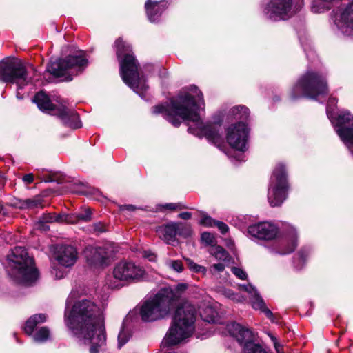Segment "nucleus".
I'll use <instances>...</instances> for the list:
<instances>
[{
  "label": "nucleus",
  "mask_w": 353,
  "mask_h": 353,
  "mask_svg": "<svg viewBox=\"0 0 353 353\" xmlns=\"http://www.w3.org/2000/svg\"><path fill=\"white\" fill-rule=\"evenodd\" d=\"M204 105L201 92L194 85L180 92L170 99L169 103L153 107L154 114H161L174 126H179L182 121H188L190 133L205 137L209 141L219 147L222 142L220 125L203 123L201 110Z\"/></svg>",
  "instance_id": "f257e3e1"
},
{
  "label": "nucleus",
  "mask_w": 353,
  "mask_h": 353,
  "mask_svg": "<svg viewBox=\"0 0 353 353\" xmlns=\"http://www.w3.org/2000/svg\"><path fill=\"white\" fill-rule=\"evenodd\" d=\"M301 3L293 5L292 0H270L265 6L263 13L271 21L286 20L298 12Z\"/></svg>",
  "instance_id": "4468645a"
},
{
  "label": "nucleus",
  "mask_w": 353,
  "mask_h": 353,
  "mask_svg": "<svg viewBox=\"0 0 353 353\" xmlns=\"http://www.w3.org/2000/svg\"><path fill=\"white\" fill-rule=\"evenodd\" d=\"M88 65L85 53L78 52L74 55H69L54 61H51L48 65L47 71L55 77L63 78V81H71L73 77L82 72Z\"/></svg>",
  "instance_id": "1a4fd4ad"
},
{
  "label": "nucleus",
  "mask_w": 353,
  "mask_h": 353,
  "mask_svg": "<svg viewBox=\"0 0 353 353\" xmlns=\"http://www.w3.org/2000/svg\"><path fill=\"white\" fill-rule=\"evenodd\" d=\"M123 210H130V211H132L135 209L134 206L132 205H124L123 208H122Z\"/></svg>",
  "instance_id": "4d7b16f0"
},
{
  "label": "nucleus",
  "mask_w": 353,
  "mask_h": 353,
  "mask_svg": "<svg viewBox=\"0 0 353 353\" xmlns=\"http://www.w3.org/2000/svg\"><path fill=\"white\" fill-rule=\"evenodd\" d=\"M231 271L239 279L245 280L248 277L247 273L240 268L232 267Z\"/></svg>",
  "instance_id": "79ce46f5"
},
{
  "label": "nucleus",
  "mask_w": 353,
  "mask_h": 353,
  "mask_svg": "<svg viewBox=\"0 0 353 353\" xmlns=\"http://www.w3.org/2000/svg\"><path fill=\"white\" fill-rule=\"evenodd\" d=\"M250 299L252 305L254 309L259 310L260 311L263 312L268 319L273 321L272 312L268 308L266 307L265 304L263 299L259 295V292H257L256 294L252 296Z\"/></svg>",
  "instance_id": "cd10ccee"
},
{
  "label": "nucleus",
  "mask_w": 353,
  "mask_h": 353,
  "mask_svg": "<svg viewBox=\"0 0 353 353\" xmlns=\"http://www.w3.org/2000/svg\"><path fill=\"white\" fill-rule=\"evenodd\" d=\"M145 276V271L133 261H122L113 268L112 275L106 279V285L112 289H119L125 285L139 282Z\"/></svg>",
  "instance_id": "9d476101"
},
{
  "label": "nucleus",
  "mask_w": 353,
  "mask_h": 353,
  "mask_svg": "<svg viewBox=\"0 0 353 353\" xmlns=\"http://www.w3.org/2000/svg\"><path fill=\"white\" fill-rule=\"evenodd\" d=\"M210 254L216 260L221 262H227L230 261V256L228 252L221 246H212L209 250Z\"/></svg>",
  "instance_id": "c85d7f7f"
},
{
  "label": "nucleus",
  "mask_w": 353,
  "mask_h": 353,
  "mask_svg": "<svg viewBox=\"0 0 353 353\" xmlns=\"http://www.w3.org/2000/svg\"><path fill=\"white\" fill-rule=\"evenodd\" d=\"M239 289L240 290H243L247 292L249 294H250V298L258 292L257 290L250 283H248L246 285H239Z\"/></svg>",
  "instance_id": "ea45409f"
},
{
  "label": "nucleus",
  "mask_w": 353,
  "mask_h": 353,
  "mask_svg": "<svg viewBox=\"0 0 353 353\" xmlns=\"http://www.w3.org/2000/svg\"><path fill=\"white\" fill-rule=\"evenodd\" d=\"M17 97L18 99H22V97L20 96V93L19 92H17Z\"/></svg>",
  "instance_id": "bf43d9fd"
},
{
  "label": "nucleus",
  "mask_w": 353,
  "mask_h": 353,
  "mask_svg": "<svg viewBox=\"0 0 353 353\" xmlns=\"http://www.w3.org/2000/svg\"><path fill=\"white\" fill-rule=\"evenodd\" d=\"M328 93L325 77L319 72L307 71L294 85L291 91L293 99L301 97L320 101Z\"/></svg>",
  "instance_id": "0eeeda50"
},
{
  "label": "nucleus",
  "mask_w": 353,
  "mask_h": 353,
  "mask_svg": "<svg viewBox=\"0 0 353 353\" xmlns=\"http://www.w3.org/2000/svg\"><path fill=\"white\" fill-rule=\"evenodd\" d=\"M92 227V231L97 234H99L105 231L104 225L101 222L94 223Z\"/></svg>",
  "instance_id": "09e8293b"
},
{
  "label": "nucleus",
  "mask_w": 353,
  "mask_h": 353,
  "mask_svg": "<svg viewBox=\"0 0 353 353\" xmlns=\"http://www.w3.org/2000/svg\"><path fill=\"white\" fill-rule=\"evenodd\" d=\"M6 269L15 282L23 285H31L39 278L33 259L21 246L14 247L8 254Z\"/></svg>",
  "instance_id": "39448f33"
},
{
  "label": "nucleus",
  "mask_w": 353,
  "mask_h": 353,
  "mask_svg": "<svg viewBox=\"0 0 353 353\" xmlns=\"http://www.w3.org/2000/svg\"><path fill=\"white\" fill-rule=\"evenodd\" d=\"M288 184L284 165L279 163L274 168L270 180L268 193L271 206H279L286 199Z\"/></svg>",
  "instance_id": "ddd939ff"
},
{
  "label": "nucleus",
  "mask_w": 353,
  "mask_h": 353,
  "mask_svg": "<svg viewBox=\"0 0 353 353\" xmlns=\"http://www.w3.org/2000/svg\"><path fill=\"white\" fill-rule=\"evenodd\" d=\"M145 8L150 21L157 22L165 10L166 3L164 0H147Z\"/></svg>",
  "instance_id": "412c9836"
},
{
  "label": "nucleus",
  "mask_w": 353,
  "mask_h": 353,
  "mask_svg": "<svg viewBox=\"0 0 353 353\" xmlns=\"http://www.w3.org/2000/svg\"><path fill=\"white\" fill-rule=\"evenodd\" d=\"M249 114L248 108L243 105L232 108L228 113V116L232 119L241 120L226 129L228 143L232 148L241 152H245L248 148L249 129L243 121L247 120Z\"/></svg>",
  "instance_id": "423d86ee"
},
{
  "label": "nucleus",
  "mask_w": 353,
  "mask_h": 353,
  "mask_svg": "<svg viewBox=\"0 0 353 353\" xmlns=\"http://www.w3.org/2000/svg\"><path fill=\"white\" fill-rule=\"evenodd\" d=\"M270 336L271 337V339L274 342V348L276 351V353H283V352H281V345L276 341V339L272 335H270Z\"/></svg>",
  "instance_id": "5fc2aeb1"
},
{
  "label": "nucleus",
  "mask_w": 353,
  "mask_h": 353,
  "mask_svg": "<svg viewBox=\"0 0 353 353\" xmlns=\"http://www.w3.org/2000/svg\"><path fill=\"white\" fill-rule=\"evenodd\" d=\"M79 258V253L74 246L62 245L58 247L54 254V259L58 263L65 268L73 266Z\"/></svg>",
  "instance_id": "6ab92c4d"
},
{
  "label": "nucleus",
  "mask_w": 353,
  "mask_h": 353,
  "mask_svg": "<svg viewBox=\"0 0 353 353\" xmlns=\"http://www.w3.org/2000/svg\"><path fill=\"white\" fill-rule=\"evenodd\" d=\"M239 289L240 290H243L247 292L249 294H250V298L258 292L257 290L250 283H248L246 285H239Z\"/></svg>",
  "instance_id": "58836bf2"
},
{
  "label": "nucleus",
  "mask_w": 353,
  "mask_h": 353,
  "mask_svg": "<svg viewBox=\"0 0 353 353\" xmlns=\"http://www.w3.org/2000/svg\"><path fill=\"white\" fill-rule=\"evenodd\" d=\"M157 232L166 243L174 245L176 242V236L188 237L191 235V228L188 224L181 222H170L159 226Z\"/></svg>",
  "instance_id": "f3484780"
},
{
  "label": "nucleus",
  "mask_w": 353,
  "mask_h": 353,
  "mask_svg": "<svg viewBox=\"0 0 353 353\" xmlns=\"http://www.w3.org/2000/svg\"><path fill=\"white\" fill-rule=\"evenodd\" d=\"M46 319V314H34L30 316L26 322L24 332L28 335L32 334L37 325L45 322Z\"/></svg>",
  "instance_id": "393cba45"
},
{
  "label": "nucleus",
  "mask_w": 353,
  "mask_h": 353,
  "mask_svg": "<svg viewBox=\"0 0 353 353\" xmlns=\"http://www.w3.org/2000/svg\"><path fill=\"white\" fill-rule=\"evenodd\" d=\"M86 194L88 195L93 196V198L95 199H99V197L101 196V192L97 189H95L94 188H89L87 190Z\"/></svg>",
  "instance_id": "8fccbe9b"
},
{
  "label": "nucleus",
  "mask_w": 353,
  "mask_h": 353,
  "mask_svg": "<svg viewBox=\"0 0 353 353\" xmlns=\"http://www.w3.org/2000/svg\"><path fill=\"white\" fill-rule=\"evenodd\" d=\"M128 318L129 316H128L123 320L120 331L117 336V347L119 349L121 348L125 344H126L132 336L130 329L126 325Z\"/></svg>",
  "instance_id": "a878e982"
},
{
  "label": "nucleus",
  "mask_w": 353,
  "mask_h": 353,
  "mask_svg": "<svg viewBox=\"0 0 353 353\" xmlns=\"http://www.w3.org/2000/svg\"><path fill=\"white\" fill-rule=\"evenodd\" d=\"M114 48L123 81L142 99H146L149 87L143 77H140L139 63L132 52L131 46L119 38L116 40Z\"/></svg>",
  "instance_id": "7ed1b4c3"
},
{
  "label": "nucleus",
  "mask_w": 353,
  "mask_h": 353,
  "mask_svg": "<svg viewBox=\"0 0 353 353\" xmlns=\"http://www.w3.org/2000/svg\"><path fill=\"white\" fill-rule=\"evenodd\" d=\"M234 158H235L237 161H243V155H242V154L239 155V157H234Z\"/></svg>",
  "instance_id": "13d9d810"
},
{
  "label": "nucleus",
  "mask_w": 353,
  "mask_h": 353,
  "mask_svg": "<svg viewBox=\"0 0 353 353\" xmlns=\"http://www.w3.org/2000/svg\"><path fill=\"white\" fill-rule=\"evenodd\" d=\"M50 330L47 327H42L33 335V339L37 343H44L50 338Z\"/></svg>",
  "instance_id": "2f4dec72"
},
{
  "label": "nucleus",
  "mask_w": 353,
  "mask_h": 353,
  "mask_svg": "<svg viewBox=\"0 0 353 353\" xmlns=\"http://www.w3.org/2000/svg\"><path fill=\"white\" fill-rule=\"evenodd\" d=\"M331 19L343 35L353 39V1L333 10Z\"/></svg>",
  "instance_id": "dca6fc26"
},
{
  "label": "nucleus",
  "mask_w": 353,
  "mask_h": 353,
  "mask_svg": "<svg viewBox=\"0 0 353 353\" xmlns=\"http://www.w3.org/2000/svg\"><path fill=\"white\" fill-rule=\"evenodd\" d=\"M48 226H44L43 227V230H48Z\"/></svg>",
  "instance_id": "052dcab7"
},
{
  "label": "nucleus",
  "mask_w": 353,
  "mask_h": 353,
  "mask_svg": "<svg viewBox=\"0 0 353 353\" xmlns=\"http://www.w3.org/2000/svg\"><path fill=\"white\" fill-rule=\"evenodd\" d=\"M211 270H214V271H216L218 272H223L225 269V265L223 263H216V264H214L211 266Z\"/></svg>",
  "instance_id": "603ef678"
},
{
  "label": "nucleus",
  "mask_w": 353,
  "mask_h": 353,
  "mask_svg": "<svg viewBox=\"0 0 353 353\" xmlns=\"http://www.w3.org/2000/svg\"><path fill=\"white\" fill-rule=\"evenodd\" d=\"M178 216L184 220H188L192 217V214L188 212H184L180 213Z\"/></svg>",
  "instance_id": "6e6d98bb"
},
{
  "label": "nucleus",
  "mask_w": 353,
  "mask_h": 353,
  "mask_svg": "<svg viewBox=\"0 0 353 353\" xmlns=\"http://www.w3.org/2000/svg\"><path fill=\"white\" fill-rule=\"evenodd\" d=\"M188 208V207L185 206L184 205L179 203H165V204H161L159 205L157 207V209L163 212L165 210H170V211H174L177 210H181Z\"/></svg>",
  "instance_id": "f704fd0d"
},
{
  "label": "nucleus",
  "mask_w": 353,
  "mask_h": 353,
  "mask_svg": "<svg viewBox=\"0 0 353 353\" xmlns=\"http://www.w3.org/2000/svg\"><path fill=\"white\" fill-rule=\"evenodd\" d=\"M65 323L73 335L90 345V353H99L106 345L103 310L93 301L81 299L71 309L67 306Z\"/></svg>",
  "instance_id": "f03ea898"
},
{
  "label": "nucleus",
  "mask_w": 353,
  "mask_h": 353,
  "mask_svg": "<svg viewBox=\"0 0 353 353\" xmlns=\"http://www.w3.org/2000/svg\"><path fill=\"white\" fill-rule=\"evenodd\" d=\"M248 232L256 239L271 241L277 236L279 228L272 222L263 221L250 225Z\"/></svg>",
  "instance_id": "a211bd4d"
},
{
  "label": "nucleus",
  "mask_w": 353,
  "mask_h": 353,
  "mask_svg": "<svg viewBox=\"0 0 353 353\" xmlns=\"http://www.w3.org/2000/svg\"><path fill=\"white\" fill-rule=\"evenodd\" d=\"M285 228L288 231V235L291 236L290 243L288 246V248L285 250H279L276 252L279 254H287L292 252L296 245V229L294 228V226L290 225V224H285Z\"/></svg>",
  "instance_id": "bb28decb"
},
{
  "label": "nucleus",
  "mask_w": 353,
  "mask_h": 353,
  "mask_svg": "<svg viewBox=\"0 0 353 353\" xmlns=\"http://www.w3.org/2000/svg\"><path fill=\"white\" fill-rule=\"evenodd\" d=\"M87 263L91 267L97 268L103 265L109 258V253L105 247L87 246L83 251Z\"/></svg>",
  "instance_id": "aec40b11"
},
{
  "label": "nucleus",
  "mask_w": 353,
  "mask_h": 353,
  "mask_svg": "<svg viewBox=\"0 0 353 353\" xmlns=\"http://www.w3.org/2000/svg\"><path fill=\"white\" fill-rule=\"evenodd\" d=\"M239 289L240 290H243L247 292L249 294H250V298L258 292L257 290L250 283H248L246 285H239Z\"/></svg>",
  "instance_id": "a19ab883"
},
{
  "label": "nucleus",
  "mask_w": 353,
  "mask_h": 353,
  "mask_svg": "<svg viewBox=\"0 0 353 353\" xmlns=\"http://www.w3.org/2000/svg\"><path fill=\"white\" fill-rule=\"evenodd\" d=\"M201 240L208 245H212L214 241V236L209 232H203L201 234Z\"/></svg>",
  "instance_id": "c03bdc74"
},
{
  "label": "nucleus",
  "mask_w": 353,
  "mask_h": 353,
  "mask_svg": "<svg viewBox=\"0 0 353 353\" xmlns=\"http://www.w3.org/2000/svg\"><path fill=\"white\" fill-rule=\"evenodd\" d=\"M35 77L36 71L33 66L26 68L21 61L10 58L0 61V80L15 83L18 90L31 83Z\"/></svg>",
  "instance_id": "6e6552de"
},
{
  "label": "nucleus",
  "mask_w": 353,
  "mask_h": 353,
  "mask_svg": "<svg viewBox=\"0 0 353 353\" xmlns=\"http://www.w3.org/2000/svg\"><path fill=\"white\" fill-rule=\"evenodd\" d=\"M12 205L20 210H26V199H14L12 201Z\"/></svg>",
  "instance_id": "37998d69"
},
{
  "label": "nucleus",
  "mask_w": 353,
  "mask_h": 353,
  "mask_svg": "<svg viewBox=\"0 0 353 353\" xmlns=\"http://www.w3.org/2000/svg\"><path fill=\"white\" fill-rule=\"evenodd\" d=\"M214 226H216L222 234H225L228 230V226L223 222L216 221L214 222Z\"/></svg>",
  "instance_id": "de8ad7c7"
},
{
  "label": "nucleus",
  "mask_w": 353,
  "mask_h": 353,
  "mask_svg": "<svg viewBox=\"0 0 353 353\" xmlns=\"http://www.w3.org/2000/svg\"><path fill=\"white\" fill-rule=\"evenodd\" d=\"M143 256L148 259L150 261H154L156 259L155 254L150 251H145Z\"/></svg>",
  "instance_id": "864d4df0"
},
{
  "label": "nucleus",
  "mask_w": 353,
  "mask_h": 353,
  "mask_svg": "<svg viewBox=\"0 0 353 353\" xmlns=\"http://www.w3.org/2000/svg\"><path fill=\"white\" fill-rule=\"evenodd\" d=\"M188 268L193 272L202 273L203 275L206 274L207 270L204 266L200 265L194 263L190 259H185Z\"/></svg>",
  "instance_id": "c9c22d12"
},
{
  "label": "nucleus",
  "mask_w": 353,
  "mask_h": 353,
  "mask_svg": "<svg viewBox=\"0 0 353 353\" xmlns=\"http://www.w3.org/2000/svg\"><path fill=\"white\" fill-rule=\"evenodd\" d=\"M229 334L243 346L244 353H268L261 345L253 343V334L248 328L236 323L227 325Z\"/></svg>",
  "instance_id": "2eb2a0df"
},
{
  "label": "nucleus",
  "mask_w": 353,
  "mask_h": 353,
  "mask_svg": "<svg viewBox=\"0 0 353 353\" xmlns=\"http://www.w3.org/2000/svg\"><path fill=\"white\" fill-rule=\"evenodd\" d=\"M65 218L66 219V223L70 224H74L80 221L88 222L92 219V212L90 208H85L77 214H66Z\"/></svg>",
  "instance_id": "b1692460"
},
{
  "label": "nucleus",
  "mask_w": 353,
  "mask_h": 353,
  "mask_svg": "<svg viewBox=\"0 0 353 353\" xmlns=\"http://www.w3.org/2000/svg\"><path fill=\"white\" fill-rule=\"evenodd\" d=\"M200 315L203 321L208 323H215L218 312L213 307L208 305L201 312Z\"/></svg>",
  "instance_id": "c756f323"
},
{
  "label": "nucleus",
  "mask_w": 353,
  "mask_h": 353,
  "mask_svg": "<svg viewBox=\"0 0 353 353\" xmlns=\"http://www.w3.org/2000/svg\"><path fill=\"white\" fill-rule=\"evenodd\" d=\"M216 221L213 220L210 216L204 215L201 220V223L206 226L212 227L214 226V222Z\"/></svg>",
  "instance_id": "49530a36"
},
{
  "label": "nucleus",
  "mask_w": 353,
  "mask_h": 353,
  "mask_svg": "<svg viewBox=\"0 0 353 353\" xmlns=\"http://www.w3.org/2000/svg\"><path fill=\"white\" fill-rule=\"evenodd\" d=\"M173 296L170 290H160L153 297L143 302L140 307V316L143 321L149 322L163 319L170 312V301Z\"/></svg>",
  "instance_id": "9b49d317"
},
{
  "label": "nucleus",
  "mask_w": 353,
  "mask_h": 353,
  "mask_svg": "<svg viewBox=\"0 0 353 353\" xmlns=\"http://www.w3.org/2000/svg\"><path fill=\"white\" fill-rule=\"evenodd\" d=\"M165 265L176 272H181L183 270V265L179 260L168 259L165 261Z\"/></svg>",
  "instance_id": "4c0bfd02"
},
{
  "label": "nucleus",
  "mask_w": 353,
  "mask_h": 353,
  "mask_svg": "<svg viewBox=\"0 0 353 353\" xmlns=\"http://www.w3.org/2000/svg\"><path fill=\"white\" fill-rule=\"evenodd\" d=\"M43 199L39 196L26 199V210H33L43 207Z\"/></svg>",
  "instance_id": "72a5a7b5"
},
{
  "label": "nucleus",
  "mask_w": 353,
  "mask_h": 353,
  "mask_svg": "<svg viewBox=\"0 0 353 353\" xmlns=\"http://www.w3.org/2000/svg\"><path fill=\"white\" fill-rule=\"evenodd\" d=\"M65 214H44L41 218L42 223H66Z\"/></svg>",
  "instance_id": "473e14b6"
},
{
  "label": "nucleus",
  "mask_w": 353,
  "mask_h": 353,
  "mask_svg": "<svg viewBox=\"0 0 353 353\" xmlns=\"http://www.w3.org/2000/svg\"><path fill=\"white\" fill-rule=\"evenodd\" d=\"M34 175L32 173L26 174L22 177V181L24 183L28 185L34 181Z\"/></svg>",
  "instance_id": "3c124183"
},
{
  "label": "nucleus",
  "mask_w": 353,
  "mask_h": 353,
  "mask_svg": "<svg viewBox=\"0 0 353 353\" xmlns=\"http://www.w3.org/2000/svg\"><path fill=\"white\" fill-rule=\"evenodd\" d=\"M51 274L56 279H61L64 277L65 272L62 269L58 268L57 267H52L51 270Z\"/></svg>",
  "instance_id": "a18cd8bd"
},
{
  "label": "nucleus",
  "mask_w": 353,
  "mask_h": 353,
  "mask_svg": "<svg viewBox=\"0 0 353 353\" xmlns=\"http://www.w3.org/2000/svg\"><path fill=\"white\" fill-rule=\"evenodd\" d=\"M188 285L186 283H179L176 285L174 288H165L162 290H170L172 292L173 296L171 299L170 307H172L176 299L181 297L182 294L187 290Z\"/></svg>",
  "instance_id": "7c9ffc66"
},
{
  "label": "nucleus",
  "mask_w": 353,
  "mask_h": 353,
  "mask_svg": "<svg viewBox=\"0 0 353 353\" xmlns=\"http://www.w3.org/2000/svg\"><path fill=\"white\" fill-rule=\"evenodd\" d=\"M221 293L225 297L229 298L236 302H243L245 299L239 294H234L230 289L223 288L221 290Z\"/></svg>",
  "instance_id": "e433bc0d"
},
{
  "label": "nucleus",
  "mask_w": 353,
  "mask_h": 353,
  "mask_svg": "<svg viewBox=\"0 0 353 353\" xmlns=\"http://www.w3.org/2000/svg\"><path fill=\"white\" fill-rule=\"evenodd\" d=\"M336 103V99L330 97L327 107V115L333 124L335 131L341 140L353 154V114L350 111L340 112L336 117H334L331 110Z\"/></svg>",
  "instance_id": "f8f14e48"
},
{
  "label": "nucleus",
  "mask_w": 353,
  "mask_h": 353,
  "mask_svg": "<svg viewBox=\"0 0 353 353\" xmlns=\"http://www.w3.org/2000/svg\"><path fill=\"white\" fill-rule=\"evenodd\" d=\"M197 312V307L190 301L180 303L174 312L172 325L162 341V345H175L190 338L195 330Z\"/></svg>",
  "instance_id": "20e7f679"
},
{
  "label": "nucleus",
  "mask_w": 353,
  "mask_h": 353,
  "mask_svg": "<svg viewBox=\"0 0 353 353\" xmlns=\"http://www.w3.org/2000/svg\"><path fill=\"white\" fill-rule=\"evenodd\" d=\"M33 101L37 103L38 108L41 110L48 112H52L54 114L57 112V109L60 107H57L54 105L50 100L48 95H46L43 92H38L35 95Z\"/></svg>",
  "instance_id": "5701e85b"
},
{
  "label": "nucleus",
  "mask_w": 353,
  "mask_h": 353,
  "mask_svg": "<svg viewBox=\"0 0 353 353\" xmlns=\"http://www.w3.org/2000/svg\"><path fill=\"white\" fill-rule=\"evenodd\" d=\"M55 114L61 118L64 125L70 128L77 129L81 127L78 114L72 110H68L64 105H60Z\"/></svg>",
  "instance_id": "4be33fe9"
}]
</instances>
